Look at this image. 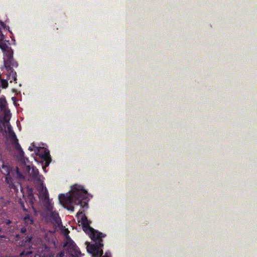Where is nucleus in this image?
Returning a JSON list of instances; mask_svg holds the SVG:
<instances>
[{"instance_id": "dca6fc26", "label": "nucleus", "mask_w": 257, "mask_h": 257, "mask_svg": "<svg viewBox=\"0 0 257 257\" xmlns=\"http://www.w3.org/2000/svg\"><path fill=\"white\" fill-rule=\"evenodd\" d=\"M32 253V251L29 250H24L20 253V256H23L25 255H28Z\"/></svg>"}, {"instance_id": "9b49d317", "label": "nucleus", "mask_w": 257, "mask_h": 257, "mask_svg": "<svg viewBox=\"0 0 257 257\" xmlns=\"http://www.w3.org/2000/svg\"><path fill=\"white\" fill-rule=\"evenodd\" d=\"M32 238L33 237L32 236H27L25 240L23 241V245L26 247H30L32 245Z\"/></svg>"}, {"instance_id": "f8f14e48", "label": "nucleus", "mask_w": 257, "mask_h": 257, "mask_svg": "<svg viewBox=\"0 0 257 257\" xmlns=\"http://www.w3.org/2000/svg\"><path fill=\"white\" fill-rule=\"evenodd\" d=\"M50 217L57 224H59L61 222V219L58 213L52 212L50 214Z\"/></svg>"}, {"instance_id": "39448f33", "label": "nucleus", "mask_w": 257, "mask_h": 257, "mask_svg": "<svg viewBox=\"0 0 257 257\" xmlns=\"http://www.w3.org/2000/svg\"><path fill=\"white\" fill-rule=\"evenodd\" d=\"M64 246L68 249L73 257H79L81 255L80 251L78 250L74 242L69 236L66 237V242Z\"/></svg>"}, {"instance_id": "a878e982", "label": "nucleus", "mask_w": 257, "mask_h": 257, "mask_svg": "<svg viewBox=\"0 0 257 257\" xmlns=\"http://www.w3.org/2000/svg\"><path fill=\"white\" fill-rule=\"evenodd\" d=\"M29 149L30 150V151H33V149L32 148V147H30Z\"/></svg>"}, {"instance_id": "6e6552de", "label": "nucleus", "mask_w": 257, "mask_h": 257, "mask_svg": "<svg viewBox=\"0 0 257 257\" xmlns=\"http://www.w3.org/2000/svg\"><path fill=\"white\" fill-rule=\"evenodd\" d=\"M6 183L9 185V187L11 189H16V186L15 185L14 180L12 178L11 175L6 176L5 177Z\"/></svg>"}, {"instance_id": "f257e3e1", "label": "nucleus", "mask_w": 257, "mask_h": 257, "mask_svg": "<svg viewBox=\"0 0 257 257\" xmlns=\"http://www.w3.org/2000/svg\"><path fill=\"white\" fill-rule=\"evenodd\" d=\"M82 215L80 222L82 225L83 230L87 234L90 235L91 239L95 242L94 244H89L87 246V250L89 253L91 254L93 257H100L103 254L102 248L103 247L102 243V238L106 235L98 230L91 227L90 224L91 222L89 221L87 217L83 214V211H79L76 215L77 217Z\"/></svg>"}, {"instance_id": "ddd939ff", "label": "nucleus", "mask_w": 257, "mask_h": 257, "mask_svg": "<svg viewBox=\"0 0 257 257\" xmlns=\"http://www.w3.org/2000/svg\"><path fill=\"white\" fill-rule=\"evenodd\" d=\"M24 220L25 223L27 225L32 224L34 222L33 216L29 214H27L25 215V216L24 218Z\"/></svg>"}, {"instance_id": "f03ea898", "label": "nucleus", "mask_w": 257, "mask_h": 257, "mask_svg": "<svg viewBox=\"0 0 257 257\" xmlns=\"http://www.w3.org/2000/svg\"><path fill=\"white\" fill-rule=\"evenodd\" d=\"M87 191L84 187L78 184L71 187L69 193L60 194L58 196L60 203L68 210L73 211V205H80L82 208L88 207Z\"/></svg>"}, {"instance_id": "423d86ee", "label": "nucleus", "mask_w": 257, "mask_h": 257, "mask_svg": "<svg viewBox=\"0 0 257 257\" xmlns=\"http://www.w3.org/2000/svg\"><path fill=\"white\" fill-rule=\"evenodd\" d=\"M31 176L32 178L38 182H40V183L42 182L41 180V175H39L38 170L36 169V168L33 167L31 172Z\"/></svg>"}, {"instance_id": "bb28decb", "label": "nucleus", "mask_w": 257, "mask_h": 257, "mask_svg": "<svg viewBox=\"0 0 257 257\" xmlns=\"http://www.w3.org/2000/svg\"><path fill=\"white\" fill-rule=\"evenodd\" d=\"M2 230V228H0V232H1Z\"/></svg>"}, {"instance_id": "b1692460", "label": "nucleus", "mask_w": 257, "mask_h": 257, "mask_svg": "<svg viewBox=\"0 0 257 257\" xmlns=\"http://www.w3.org/2000/svg\"><path fill=\"white\" fill-rule=\"evenodd\" d=\"M56 257H63V253H61L56 255Z\"/></svg>"}, {"instance_id": "6ab92c4d", "label": "nucleus", "mask_w": 257, "mask_h": 257, "mask_svg": "<svg viewBox=\"0 0 257 257\" xmlns=\"http://www.w3.org/2000/svg\"><path fill=\"white\" fill-rule=\"evenodd\" d=\"M21 206L22 208H23V210L25 212H27L28 210L25 208L24 203L22 201L20 202Z\"/></svg>"}, {"instance_id": "5701e85b", "label": "nucleus", "mask_w": 257, "mask_h": 257, "mask_svg": "<svg viewBox=\"0 0 257 257\" xmlns=\"http://www.w3.org/2000/svg\"><path fill=\"white\" fill-rule=\"evenodd\" d=\"M11 223H12V221H11L10 220H9V219L7 220L6 221V223L7 225H10V224H11Z\"/></svg>"}, {"instance_id": "9d476101", "label": "nucleus", "mask_w": 257, "mask_h": 257, "mask_svg": "<svg viewBox=\"0 0 257 257\" xmlns=\"http://www.w3.org/2000/svg\"><path fill=\"white\" fill-rule=\"evenodd\" d=\"M39 188L41 189V194L42 195L44 199H47L49 198V193L46 187H44L43 182L40 183Z\"/></svg>"}, {"instance_id": "f3484780", "label": "nucleus", "mask_w": 257, "mask_h": 257, "mask_svg": "<svg viewBox=\"0 0 257 257\" xmlns=\"http://www.w3.org/2000/svg\"><path fill=\"white\" fill-rule=\"evenodd\" d=\"M2 84L3 86V87L5 88H7L8 86V85L7 81H6L4 80L2 81Z\"/></svg>"}, {"instance_id": "393cba45", "label": "nucleus", "mask_w": 257, "mask_h": 257, "mask_svg": "<svg viewBox=\"0 0 257 257\" xmlns=\"http://www.w3.org/2000/svg\"><path fill=\"white\" fill-rule=\"evenodd\" d=\"M33 195L32 194H29V197L30 199H32L33 198Z\"/></svg>"}, {"instance_id": "0eeeda50", "label": "nucleus", "mask_w": 257, "mask_h": 257, "mask_svg": "<svg viewBox=\"0 0 257 257\" xmlns=\"http://www.w3.org/2000/svg\"><path fill=\"white\" fill-rule=\"evenodd\" d=\"M41 157L42 159L45 161L46 167H47L51 162V158L49 152L48 150H45L44 153L41 155Z\"/></svg>"}, {"instance_id": "20e7f679", "label": "nucleus", "mask_w": 257, "mask_h": 257, "mask_svg": "<svg viewBox=\"0 0 257 257\" xmlns=\"http://www.w3.org/2000/svg\"><path fill=\"white\" fill-rule=\"evenodd\" d=\"M8 138L11 142L12 145L15 149L19 152L21 157H23L24 155V152L22 147L19 143L18 139L17 138L15 133L14 132L12 126L9 124L8 126Z\"/></svg>"}, {"instance_id": "a211bd4d", "label": "nucleus", "mask_w": 257, "mask_h": 257, "mask_svg": "<svg viewBox=\"0 0 257 257\" xmlns=\"http://www.w3.org/2000/svg\"><path fill=\"white\" fill-rule=\"evenodd\" d=\"M21 206L22 208H23V210L25 212H27L28 210L25 208L24 203L22 201L20 202Z\"/></svg>"}, {"instance_id": "2eb2a0df", "label": "nucleus", "mask_w": 257, "mask_h": 257, "mask_svg": "<svg viewBox=\"0 0 257 257\" xmlns=\"http://www.w3.org/2000/svg\"><path fill=\"white\" fill-rule=\"evenodd\" d=\"M11 47H9L7 44L5 43H0V48L2 50L3 52H5Z\"/></svg>"}, {"instance_id": "4468645a", "label": "nucleus", "mask_w": 257, "mask_h": 257, "mask_svg": "<svg viewBox=\"0 0 257 257\" xmlns=\"http://www.w3.org/2000/svg\"><path fill=\"white\" fill-rule=\"evenodd\" d=\"M15 172H16V175H17L16 177L17 178L20 179H25L24 176L20 171L19 169V168L18 167H16V170H15Z\"/></svg>"}, {"instance_id": "aec40b11", "label": "nucleus", "mask_w": 257, "mask_h": 257, "mask_svg": "<svg viewBox=\"0 0 257 257\" xmlns=\"http://www.w3.org/2000/svg\"><path fill=\"white\" fill-rule=\"evenodd\" d=\"M6 107L5 102L3 100H0V108H4Z\"/></svg>"}, {"instance_id": "412c9836", "label": "nucleus", "mask_w": 257, "mask_h": 257, "mask_svg": "<svg viewBox=\"0 0 257 257\" xmlns=\"http://www.w3.org/2000/svg\"><path fill=\"white\" fill-rule=\"evenodd\" d=\"M102 257H111V253L109 251H106L105 253V255L102 256Z\"/></svg>"}, {"instance_id": "4be33fe9", "label": "nucleus", "mask_w": 257, "mask_h": 257, "mask_svg": "<svg viewBox=\"0 0 257 257\" xmlns=\"http://www.w3.org/2000/svg\"><path fill=\"white\" fill-rule=\"evenodd\" d=\"M20 231L22 233H24L27 231V229L26 227H22L21 228Z\"/></svg>"}, {"instance_id": "7ed1b4c3", "label": "nucleus", "mask_w": 257, "mask_h": 257, "mask_svg": "<svg viewBox=\"0 0 257 257\" xmlns=\"http://www.w3.org/2000/svg\"><path fill=\"white\" fill-rule=\"evenodd\" d=\"M3 53L5 57L4 60V66L7 71L9 73L10 75H12L13 77H14L15 80L16 72L14 70L13 67H17L18 63L13 58V50L10 48Z\"/></svg>"}, {"instance_id": "cd10ccee", "label": "nucleus", "mask_w": 257, "mask_h": 257, "mask_svg": "<svg viewBox=\"0 0 257 257\" xmlns=\"http://www.w3.org/2000/svg\"><path fill=\"white\" fill-rule=\"evenodd\" d=\"M5 120L6 122H8V120H7L6 119Z\"/></svg>"}, {"instance_id": "1a4fd4ad", "label": "nucleus", "mask_w": 257, "mask_h": 257, "mask_svg": "<svg viewBox=\"0 0 257 257\" xmlns=\"http://www.w3.org/2000/svg\"><path fill=\"white\" fill-rule=\"evenodd\" d=\"M0 169L1 170L2 173L6 176L10 175V172L12 171V168L9 166L5 165L4 163H3L2 166L0 167Z\"/></svg>"}]
</instances>
